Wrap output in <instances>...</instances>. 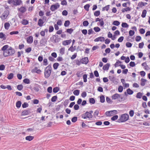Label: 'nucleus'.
<instances>
[{
    "instance_id": "0e129e2a",
    "label": "nucleus",
    "mask_w": 150,
    "mask_h": 150,
    "mask_svg": "<svg viewBox=\"0 0 150 150\" xmlns=\"http://www.w3.org/2000/svg\"><path fill=\"white\" fill-rule=\"evenodd\" d=\"M54 35L55 37V39H56L57 40L56 42H57V43H58L60 41L61 38H60L59 37V35Z\"/></svg>"
},
{
    "instance_id": "9b49d317",
    "label": "nucleus",
    "mask_w": 150,
    "mask_h": 150,
    "mask_svg": "<svg viewBox=\"0 0 150 150\" xmlns=\"http://www.w3.org/2000/svg\"><path fill=\"white\" fill-rule=\"evenodd\" d=\"M18 11H20L21 13H23L26 11V9L25 7L22 6L20 8H18Z\"/></svg>"
},
{
    "instance_id": "f03ea898",
    "label": "nucleus",
    "mask_w": 150,
    "mask_h": 150,
    "mask_svg": "<svg viewBox=\"0 0 150 150\" xmlns=\"http://www.w3.org/2000/svg\"><path fill=\"white\" fill-rule=\"evenodd\" d=\"M129 117V115L127 113L122 114L120 117V118L117 121V122H123L128 120Z\"/></svg>"
},
{
    "instance_id": "c85d7f7f",
    "label": "nucleus",
    "mask_w": 150,
    "mask_h": 150,
    "mask_svg": "<svg viewBox=\"0 0 150 150\" xmlns=\"http://www.w3.org/2000/svg\"><path fill=\"white\" fill-rule=\"evenodd\" d=\"M147 13V11L145 9H144L142 12V13L141 15V16L143 18H145L146 15V14Z\"/></svg>"
},
{
    "instance_id": "4c0bfd02",
    "label": "nucleus",
    "mask_w": 150,
    "mask_h": 150,
    "mask_svg": "<svg viewBox=\"0 0 150 150\" xmlns=\"http://www.w3.org/2000/svg\"><path fill=\"white\" fill-rule=\"evenodd\" d=\"M118 117V115H115L111 118V120L112 121H114L117 119Z\"/></svg>"
},
{
    "instance_id": "bb28decb",
    "label": "nucleus",
    "mask_w": 150,
    "mask_h": 150,
    "mask_svg": "<svg viewBox=\"0 0 150 150\" xmlns=\"http://www.w3.org/2000/svg\"><path fill=\"white\" fill-rule=\"evenodd\" d=\"M16 3L14 4V6H19L22 3L21 0H16Z\"/></svg>"
},
{
    "instance_id": "9d476101",
    "label": "nucleus",
    "mask_w": 150,
    "mask_h": 150,
    "mask_svg": "<svg viewBox=\"0 0 150 150\" xmlns=\"http://www.w3.org/2000/svg\"><path fill=\"white\" fill-rule=\"evenodd\" d=\"M27 42L28 43L31 44L33 42V38L32 36H30L27 38Z\"/></svg>"
},
{
    "instance_id": "5701e85b",
    "label": "nucleus",
    "mask_w": 150,
    "mask_h": 150,
    "mask_svg": "<svg viewBox=\"0 0 150 150\" xmlns=\"http://www.w3.org/2000/svg\"><path fill=\"white\" fill-rule=\"evenodd\" d=\"M127 94L129 95H132L134 93V91L129 88L127 90Z\"/></svg>"
},
{
    "instance_id": "dca6fc26",
    "label": "nucleus",
    "mask_w": 150,
    "mask_h": 150,
    "mask_svg": "<svg viewBox=\"0 0 150 150\" xmlns=\"http://www.w3.org/2000/svg\"><path fill=\"white\" fill-rule=\"evenodd\" d=\"M142 66H144V68L145 70H148L150 69V68L147 65L146 63L144 62L142 64Z\"/></svg>"
},
{
    "instance_id": "b1692460",
    "label": "nucleus",
    "mask_w": 150,
    "mask_h": 150,
    "mask_svg": "<svg viewBox=\"0 0 150 150\" xmlns=\"http://www.w3.org/2000/svg\"><path fill=\"white\" fill-rule=\"evenodd\" d=\"M100 101L101 103H104L105 102V98L104 95H102L100 97Z\"/></svg>"
},
{
    "instance_id": "4be33fe9",
    "label": "nucleus",
    "mask_w": 150,
    "mask_h": 150,
    "mask_svg": "<svg viewBox=\"0 0 150 150\" xmlns=\"http://www.w3.org/2000/svg\"><path fill=\"white\" fill-rule=\"evenodd\" d=\"M22 24L23 25H28L29 23L28 21L25 19H23L21 21Z\"/></svg>"
},
{
    "instance_id": "6e6d98bb",
    "label": "nucleus",
    "mask_w": 150,
    "mask_h": 150,
    "mask_svg": "<svg viewBox=\"0 0 150 150\" xmlns=\"http://www.w3.org/2000/svg\"><path fill=\"white\" fill-rule=\"evenodd\" d=\"M28 104L26 102H24L22 104V107L23 108H26L28 106Z\"/></svg>"
},
{
    "instance_id": "052dcab7",
    "label": "nucleus",
    "mask_w": 150,
    "mask_h": 150,
    "mask_svg": "<svg viewBox=\"0 0 150 150\" xmlns=\"http://www.w3.org/2000/svg\"><path fill=\"white\" fill-rule=\"evenodd\" d=\"M73 30L72 28L67 29L66 30V32L70 34H71L73 32Z\"/></svg>"
},
{
    "instance_id": "423d86ee",
    "label": "nucleus",
    "mask_w": 150,
    "mask_h": 150,
    "mask_svg": "<svg viewBox=\"0 0 150 150\" xmlns=\"http://www.w3.org/2000/svg\"><path fill=\"white\" fill-rule=\"evenodd\" d=\"M31 109H28L27 110H24L23 111L21 112V115H29L31 113Z\"/></svg>"
},
{
    "instance_id": "3c124183",
    "label": "nucleus",
    "mask_w": 150,
    "mask_h": 150,
    "mask_svg": "<svg viewBox=\"0 0 150 150\" xmlns=\"http://www.w3.org/2000/svg\"><path fill=\"white\" fill-rule=\"evenodd\" d=\"M129 36H132L133 35L135 34V32L134 30H130L129 32Z\"/></svg>"
},
{
    "instance_id": "f8f14e48",
    "label": "nucleus",
    "mask_w": 150,
    "mask_h": 150,
    "mask_svg": "<svg viewBox=\"0 0 150 150\" xmlns=\"http://www.w3.org/2000/svg\"><path fill=\"white\" fill-rule=\"evenodd\" d=\"M72 41L71 40H67L62 42V44L64 45H67L70 44Z\"/></svg>"
},
{
    "instance_id": "c9c22d12",
    "label": "nucleus",
    "mask_w": 150,
    "mask_h": 150,
    "mask_svg": "<svg viewBox=\"0 0 150 150\" xmlns=\"http://www.w3.org/2000/svg\"><path fill=\"white\" fill-rule=\"evenodd\" d=\"M23 88V86L22 84H19L17 86V88L19 91H21Z\"/></svg>"
},
{
    "instance_id": "aec40b11",
    "label": "nucleus",
    "mask_w": 150,
    "mask_h": 150,
    "mask_svg": "<svg viewBox=\"0 0 150 150\" xmlns=\"http://www.w3.org/2000/svg\"><path fill=\"white\" fill-rule=\"evenodd\" d=\"M141 81V85L142 86H144L145 85V82L147 81V80L146 79H144L143 78H142Z\"/></svg>"
},
{
    "instance_id": "680f3d73",
    "label": "nucleus",
    "mask_w": 150,
    "mask_h": 150,
    "mask_svg": "<svg viewBox=\"0 0 150 150\" xmlns=\"http://www.w3.org/2000/svg\"><path fill=\"white\" fill-rule=\"evenodd\" d=\"M65 48L63 47L61 48L60 50V53L62 54H64Z\"/></svg>"
},
{
    "instance_id": "f704fd0d",
    "label": "nucleus",
    "mask_w": 150,
    "mask_h": 150,
    "mask_svg": "<svg viewBox=\"0 0 150 150\" xmlns=\"http://www.w3.org/2000/svg\"><path fill=\"white\" fill-rule=\"evenodd\" d=\"M70 23V22L69 20L65 21L64 23V25L65 27H67L69 26Z\"/></svg>"
},
{
    "instance_id": "5fc2aeb1",
    "label": "nucleus",
    "mask_w": 150,
    "mask_h": 150,
    "mask_svg": "<svg viewBox=\"0 0 150 150\" xmlns=\"http://www.w3.org/2000/svg\"><path fill=\"white\" fill-rule=\"evenodd\" d=\"M77 120V117L76 116H74L71 119V121L73 122H76Z\"/></svg>"
},
{
    "instance_id": "13d9d810",
    "label": "nucleus",
    "mask_w": 150,
    "mask_h": 150,
    "mask_svg": "<svg viewBox=\"0 0 150 150\" xmlns=\"http://www.w3.org/2000/svg\"><path fill=\"white\" fill-rule=\"evenodd\" d=\"M132 44L130 42H127L126 43V46L127 47H131L132 46Z\"/></svg>"
},
{
    "instance_id": "72a5a7b5",
    "label": "nucleus",
    "mask_w": 150,
    "mask_h": 150,
    "mask_svg": "<svg viewBox=\"0 0 150 150\" xmlns=\"http://www.w3.org/2000/svg\"><path fill=\"white\" fill-rule=\"evenodd\" d=\"M59 65V64L58 63H55L53 64V67L54 69H57Z\"/></svg>"
},
{
    "instance_id": "338daca9",
    "label": "nucleus",
    "mask_w": 150,
    "mask_h": 150,
    "mask_svg": "<svg viewBox=\"0 0 150 150\" xmlns=\"http://www.w3.org/2000/svg\"><path fill=\"white\" fill-rule=\"evenodd\" d=\"M48 64L47 60V59H44L43 61V65L46 66Z\"/></svg>"
},
{
    "instance_id": "79ce46f5",
    "label": "nucleus",
    "mask_w": 150,
    "mask_h": 150,
    "mask_svg": "<svg viewBox=\"0 0 150 150\" xmlns=\"http://www.w3.org/2000/svg\"><path fill=\"white\" fill-rule=\"evenodd\" d=\"M110 6V5H108L103 7L102 8V11H104L106 10V11H108L109 9Z\"/></svg>"
},
{
    "instance_id": "0eeeda50",
    "label": "nucleus",
    "mask_w": 150,
    "mask_h": 150,
    "mask_svg": "<svg viewBox=\"0 0 150 150\" xmlns=\"http://www.w3.org/2000/svg\"><path fill=\"white\" fill-rule=\"evenodd\" d=\"M8 47L9 46L8 45H5L4 46L1 48V50L3 51V55L4 57L5 54V53H6V51H7Z\"/></svg>"
},
{
    "instance_id": "2f4dec72",
    "label": "nucleus",
    "mask_w": 150,
    "mask_h": 150,
    "mask_svg": "<svg viewBox=\"0 0 150 150\" xmlns=\"http://www.w3.org/2000/svg\"><path fill=\"white\" fill-rule=\"evenodd\" d=\"M4 28L6 30H8L10 26V24L8 22H6L4 23Z\"/></svg>"
},
{
    "instance_id": "7c9ffc66",
    "label": "nucleus",
    "mask_w": 150,
    "mask_h": 150,
    "mask_svg": "<svg viewBox=\"0 0 150 150\" xmlns=\"http://www.w3.org/2000/svg\"><path fill=\"white\" fill-rule=\"evenodd\" d=\"M143 93L140 92H138L137 94L136 97L137 98H141L143 95Z\"/></svg>"
},
{
    "instance_id": "09e8293b",
    "label": "nucleus",
    "mask_w": 150,
    "mask_h": 150,
    "mask_svg": "<svg viewBox=\"0 0 150 150\" xmlns=\"http://www.w3.org/2000/svg\"><path fill=\"white\" fill-rule=\"evenodd\" d=\"M57 98V96H54L52 97L51 100L52 102H55L56 101Z\"/></svg>"
},
{
    "instance_id": "49530a36",
    "label": "nucleus",
    "mask_w": 150,
    "mask_h": 150,
    "mask_svg": "<svg viewBox=\"0 0 150 150\" xmlns=\"http://www.w3.org/2000/svg\"><path fill=\"white\" fill-rule=\"evenodd\" d=\"M23 81L24 83L26 84H28L30 83V80L28 79L25 78L23 80Z\"/></svg>"
},
{
    "instance_id": "a19ab883",
    "label": "nucleus",
    "mask_w": 150,
    "mask_h": 150,
    "mask_svg": "<svg viewBox=\"0 0 150 150\" xmlns=\"http://www.w3.org/2000/svg\"><path fill=\"white\" fill-rule=\"evenodd\" d=\"M90 5L89 4H86L84 6V9L87 11H88Z\"/></svg>"
},
{
    "instance_id": "cd10ccee",
    "label": "nucleus",
    "mask_w": 150,
    "mask_h": 150,
    "mask_svg": "<svg viewBox=\"0 0 150 150\" xmlns=\"http://www.w3.org/2000/svg\"><path fill=\"white\" fill-rule=\"evenodd\" d=\"M21 102L20 101H17L16 103V107L18 108H20L21 106Z\"/></svg>"
},
{
    "instance_id": "393cba45",
    "label": "nucleus",
    "mask_w": 150,
    "mask_h": 150,
    "mask_svg": "<svg viewBox=\"0 0 150 150\" xmlns=\"http://www.w3.org/2000/svg\"><path fill=\"white\" fill-rule=\"evenodd\" d=\"M86 117L87 118H88L89 119L93 117V115L92 114L89 113L87 111L86 112Z\"/></svg>"
},
{
    "instance_id": "58836bf2",
    "label": "nucleus",
    "mask_w": 150,
    "mask_h": 150,
    "mask_svg": "<svg viewBox=\"0 0 150 150\" xmlns=\"http://www.w3.org/2000/svg\"><path fill=\"white\" fill-rule=\"evenodd\" d=\"M120 23L119 21H113L112 24L114 25L118 26L120 25Z\"/></svg>"
},
{
    "instance_id": "bf43d9fd",
    "label": "nucleus",
    "mask_w": 150,
    "mask_h": 150,
    "mask_svg": "<svg viewBox=\"0 0 150 150\" xmlns=\"http://www.w3.org/2000/svg\"><path fill=\"white\" fill-rule=\"evenodd\" d=\"M54 28L53 26L50 25L49 26V32L50 33L53 32L54 30Z\"/></svg>"
},
{
    "instance_id": "20e7f679",
    "label": "nucleus",
    "mask_w": 150,
    "mask_h": 150,
    "mask_svg": "<svg viewBox=\"0 0 150 150\" xmlns=\"http://www.w3.org/2000/svg\"><path fill=\"white\" fill-rule=\"evenodd\" d=\"M59 6L60 5L59 3H56L52 5L51 6L50 9L51 11H53L59 8Z\"/></svg>"
},
{
    "instance_id": "a211bd4d",
    "label": "nucleus",
    "mask_w": 150,
    "mask_h": 150,
    "mask_svg": "<svg viewBox=\"0 0 150 150\" xmlns=\"http://www.w3.org/2000/svg\"><path fill=\"white\" fill-rule=\"evenodd\" d=\"M50 40L54 43H57L56 40L55 39V35H53L52 37H51L50 39Z\"/></svg>"
},
{
    "instance_id": "8fccbe9b",
    "label": "nucleus",
    "mask_w": 150,
    "mask_h": 150,
    "mask_svg": "<svg viewBox=\"0 0 150 150\" xmlns=\"http://www.w3.org/2000/svg\"><path fill=\"white\" fill-rule=\"evenodd\" d=\"M87 75L86 74H84L83 76V82L86 83L87 81Z\"/></svg>"
},
{
    "instance_id": "de8ad7c7",
    "label": "nucleus",
    "mask_w": 150,
    "mask_h": 150,
    "mask_svg": "<svg viewBox=\"0 0 150 150\" xmlns=\"http://www.w3.org/2000/svg\"><path fill=\"white\" fill-rule=\"evenodd\" d=\"M100 14V12L99 11H96L94 13V15L96 17L98 16Z\"/></svg>"
},
{
    "instance_id": "ea45409f",
    "label": "nucleus",
    "mask_w": 150,
    "mask_h": 150,
    "mask_svg": "<svg viewBox=\"0 0 150 150\" xmlns=\"http://www.w3.org/2000/svg\"><path fill=\"white\" fill-rule=\"evenodd\" d=\"M80 91L79 90H75L74 91L73 93L75 95L78 96L79 95Z\"/></svg>"
},
{
    "instance_id": "4468645a",
    "label": "nucleus",
    "mask_w": 150,
    "mask_h": 150,
    "mask_svg": "<svg viewBox=\"0 0 150 150\" xmlns=\"http://www.w3.org/2000/svg\"><path fill=\"white\" fill-rule=\"evenodd\" d=\"M120 95L117 93L114 94L112 96V99L114 100H115L117 99L120 98Z\"/></svg>"
},
{
    "instance_id": "a878e982",
    "label": "nucleus",
    "mask_w": 150,
    "mask_h": 150,
    "mask_svg": "<svg viewBox=\"0 0 150 150\" xmlns=\"http://www.w3.org/2000/svg\"><path fill=\"white\" fill-rule=\"evenodd\" d=\"M131 8L129 7H127L125 8H123L122 10V13H124L125 11H130L131 10Z\"/></svg>"
},
{
    "instance_id": "6ab92c4d",
    "label": "nucleus",
    "mask_w": 150,
    "mask_h": 150,
    "mask_svg": "<svg viewBox=\"0 0 150 150\" xmlns=\"http://www.w3.org/2000/svg\"><path fill=\"white\" fill-rule=\"evenodd\" d=\"M0 38L3 39L4 40H5L6 39V35L3 32L0 33Z\"/></svg>"
},
{
    "instance_id": "e2e57ef3",
    "label": "nucleus",
    "mask_w": 150,
    "mask_h": 150,
    "mask_svg": "<svg viewBox=\"0 0 150 150\" xmlns=\"http://www.w3.org/2000/svg\"><path fill=\"white\" fill-rule=\"evenodd\" d=\"M118 90L119 92L121 93L123 91V87L122 86H119Z\"/></svg>"
},
{
    "instance_id": "603ef678",
    "label": "nucleus",
    "mask_w": 150,
    "mask_h": 150,
    "mask_svg": "<svg viewBox=\"0 0 150 150\" xmlns=\"http://www.w3.org/2000/svg\"><path fill=\"white\" fill-rule=\"evenodd\" d=\"M69 102V100L66 99L64 102L63 105L64 106L66 107Z\"/></svg>"
},
{
    "instance_id": "e433bc0d",
    "label": "nucleus",
    "mask_w": 150,
    "mask_h": 150,
    "mask_svg": "<svg viewBox=\"0 0 150 150\" xmlns=\"http://www.w3.org/2000/svg\"><path fill=\"white\" fill-rule=\"evenodd\" d=\"M59 90V88L58 87H56L53 88V92L55 93H57Z\"/></svg>"
},
{
    "instance_id": "2eb2a0df",
    "label": "nucleus",
    "mask_w": 150,
    "mask_h": 150,
    "mask_svg": "<svg viewBox=\"0 0 150 150\" xmlns=\"http://www.w3.org/2000/svg\"><path fill=\"white\" fill-rule=\"evenodd\" d=\"M105 114L108 117H110L113 115L112 110L106 111L105 112Z\"/></svg>"
},
{
    "instance_id": "4d7b16f0",
    "label": "nucleus",
    "mask_w": 150,
    "mask_h": 150,
    "mask_svg": "<svg viewBox=\"0 0 150 150\" xmlns=\"http://www.w3.org/2000/svg\"><path fill=\"white\" fill-rule=\"evenodd\" d=\"M94 30L96 32H98L100 30V29L98 27H95L93 28Z\"/></svg>"
},
{
    "instance_id": "a18cd8bd",
    "label": "nucleus",
    "mask_w": 150,
    "mask_h": 150,
    "mask_svg": "<svg viewBox=\"0 0 150 150\" xmlns=\"http://www.w3.org/2000/svg\"><path fill=\"white\" fill-rule=\"evenodd\" d=\"M115 78V77L112 76H109V79L111 81H112L113 83H115V80L114 79Z\"/></svg>"
},
{
    "instance_id": "37998d69",
    "label": "nucleus",
    "mask_w": 150,
    "mask_h": 150,
    "mask_svg": "<svg viewBox=\"0 0 150 150\" xmlns=\"http://www.w3.org/2000/svg\"><path fill=\"white\" fill-rule=\"evenodd\" d=\"M129 25L126 23L122 22V28H127L128 27Z\"/></svg>"
},
{
    "instance_id": "864d4df0",
    "label": "nucleus",
    "mask_w": 150,
    "mask_h": 150,
    "mask_svg": "<svg viewBox=\"0 0 150 150\" xmlns=\"http://www.w3.org/2000/svg\"><path fill=\"white\" fill-rule=\"evenodd\" d=\"M89 23L87 21H85L83 22V25L84 26H87L88 25Z\"/></svg>"
},
{
    "instance_id": "774afa93",
    "label": "nucleus",
    "mask_w": 150,
    "mask_h": 150,
    "mask_svg": "<svg viewBox=\"0 0 150 150\" xmlns=\"http://www.w3.org/2000/svg\"><path fill=\"white\" fill-rule=\"evenodd\" d=\"M129 114L130 117H132L134 115V111L133 110H130L129 112Z\"/></svg>"
},
{
    "instance_id": "412c9836",
    "label": "nucleus",
    "mask_w": 150,
    "mask_h": 150,
    "mask_svg": "<svg viewBox=\"0 0 150 150\" xmlns=\"http://www.w3.org/2000/svg\"><path fill=\"white\" fill-rule=\"evenodd\" d=\"M34 138V137L31 136H27L26 137H25V139L26 140L29 141H30L32 140Z\"/></svg>"
},
{
    "instance_id": "ddd939ff",
    "label": "nucleus",
    "mask_w": 150,
    "mask_h": 150,
    "mask_svg": "<svg viewBox=\"0 0 150 150\" xmlns=\"http://www.w3.org/2000/svg\"><path fill=\"white\" fill-rule=\"evenodd\" d=\"M110 66V64L107 63L103 66V69L104 70H108L109 67Z\"/></svg>"
},
{
    "instance_id": "c756f323",
    "label": "nucleus",
    "mask_w": 150,
    "mask_h": 150,
    "mask_svg": "<svg viewBox=\"0 0 150 150\" xmlns=\"http://www.w3.org/2000/svg\"><path fill=\"white\" fill-rule=\"evenodd\" d=\"M7 78L9 80H11L12 79L13 77L14 74L12 73H11L8 75Z\"/></svg>"
},
{
    "instance_id": "473e14b6",
    "label": "nucleus",
    "mask_w": 150,
    "mask_h": 150,
    "mask_svg": "<svg viewBox=\"0 0 150 150\" xmlns=\"http://www.w3.org/2000/svg\"><path fill=\"white\" fill-rule=\"evenodd\" d=\"M89 103L91 104H94L95 103V100L93 98H89Z\"/></svg>"
},
{
    "instance_id": "1a4fd4ad",
    "label": "nucleus",
    "mask_w": 150,
    "mask_h": 150,
    "mask_svg": "<svg viewBox=\"0 0 150 150\" xmlns=\"http://www.w3.org/2000/svg\"><path fill=\"white\" fill-rule=\"evenodd\" d=\"M31 72L32 73H36L38 74H40L42 71L40 69H38V67H35L34 69L32 70Z\"/></svg>"
},
{
    "instance_id": "f257e3e1",
    "label": "nucleus",
    "mask_w": 150,
    "mask_h": 150,
    "mask_svg": "<svg viewBox=\"0 0 150 150\" xmlns=\"http://www.w3.org/2000/svg\"><path fill=\"white\" fill-rule=\"evenodd\" d=\"M52 70L51 64H49L45 69L44 76L45 78H48L50 76Z\"/></svg>"
},
{
    "instance_id": "6e6552de",
    "label": "nucleus",
    "mask_w": 150,
    "mask_h": 150,
    "mask_svg": "<svg viewBox=\"0 0 150 150\" xmlns=\"http://www.w3.org/2000/svg\"><path fill=\"white\" fill-rule=\"evenodd\" d=\"M81 63L82 64H86L89 62L88 59V57H85L80 59Z\"/></svg>"
},
{
    "instance_id": "69168bd1",
    "label": "nucleus",
    "mask_w": 150,
    "mask_h": 150,
    "mask_svg": "<svg viewBox=\"0 0 150 150\" xmlns=\"http://www.w3.org/2000/svg\"><path fill=\"white\" fill-rule=\"evenodd\" d=\"M141 37L139 35L137 36L135 38V40L137 42H139L141 40Z\"/></svg>"
},
{
    "instance_id": "7ed1b4c3",
    "label": "nucleus",
    "mask_w": 150,
    "mask_h": 150,
    "mask_svg": "<svg viewBox=\"0 0 150 150\" xmlns=\"http://www.w3.org/2000/svg\"><path fill=\"white\" fill-rule=\"evenodd\" d=\"M15 52V51L14 49L11 47H10L8 49L7 51H6V53L5 54L4 57H8L13 55Z\"/></svg>"
},
{
    "instance_id": "c03bdc74",
    "label": "nucleus",
    "mask_w": 150,
    "mask_h": 150,
    "mask_svg": "<svg viewBox=\"0 0 150 150\" xmlns=\"http://www.w3.org/2000/svg\"><path fill=\"white\" fill-rule=\"evenodd\" d=\"M75 62L76 63V64L78 66L80 65L81 64V60H79V59L74 60V63Z\"/></svg>"
},
{
    "instance_id": "39448f33",
    "label": "nucleus",
    "mask_w": 150,
    "mask_h": 150,
    "mask_svg": "<svg viewBox=\"0 0 150 150\" xmlns=\"http://www.w3.org/2000/svg\"><path fill=\"white\" fill-rule=\"evenodd\" d=\"M47 40L45 38H42L40 41V45L41 46H45L47 44Z\"/></svg>"
},
{
    "instance_id": "f3484780",
    "label": "nucleus",
    "mask_w": 150,
    "mask_h": 150,
    "mask_svg": "<svg viewBox=\"0 0 150 150\" xmlns=\"http://www.w3.org/2000/svg\"><path fill=\"white\" fill-rule=\"evenodd\" d=\"M44 23V22L43 21V20L42 19L40 18L38 20V24L40 27H42V26Z\"/></svg>"
}]
</instances>
